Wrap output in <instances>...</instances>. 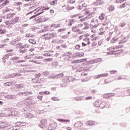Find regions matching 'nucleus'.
<instances>
[{"mask_svg":"<svg viewBox=\"0 0 130 130\" xmlns=\"http://www.w3.org/2000/svg\"><path fill=\"white\" fill-rule=\"evenodd\" d=\"M83 55H84L83 52H79L77 53V54L76 55V56H79V57H81V56H83Z\"/></svg>","mask_w":130,"mask_h":130,"instance_id":"c9c22d12","label":"nucleus"},{"mask_svg":"<svg viewBox=\"0 0 130 130\" xmlns=\"http://www.w3.org/2000/svg\"><path fill=\"white\" fill-rule=\"evenodd\" d=\"M106 105V104H105V102H101V103L100 104V106L99 107L101 109H103V108H104V107H105Z\"/></svg>","mask_w":130,"mask_h":130,"instance_id":"f3484780","label":"nucleus"},{"mask_svg":"<svg viewBox=\"0 0 130 130\" xmlns=\"http://www.w3.org/2000/svg\"><path fill=\"white\" fill-rule=\"evenodd\" d=\"M19 20V17H17L14 19H12L10 21V25L16 24V23H18V21Z\"/></svg>","mask_w":130,"mask_h":130,"instance_id":"7ed1b4c3","label":"nucleus"},{"mask_svg":"<svg viewBox=\"0 0 130 130\" xmlns=\"http://www.w3.org/2000/svg\"><path fill=\"white\" fill-rule=\"evenodd\" d=\"M99 3H100V0H96V2H94V6H99Z\"/></svg>","mask_w":130,"mask_h":130,"instance_id":"a19ab883","label":"nucleus"},{"mask_svg":"<svg viewBox=\"0 0 130 130\" xmlns=\"http://www.w3.org/2000/svg\"><path fill=\"white\" fill-rule=\"evenodd\" d=\"M39 126L41 128H44V127L47 126V120L46 119H43L41 120Z\"/></svg>","mask_w":130,"mask_h":130,"instance_id":"f03ea898","label":"nucleus"},{"mask_svg":"<svg viewBox=\"0 0 130 130\" xmlns=\"http://www.w3.org/2000/svg\"><path fill=\"white\" fill-rule=\"evenodd\" d=\"M43 13V12H41L39 13H38L36 15H35L31 17H30L29 20H32V19H34V18H36V17H37V16H39V15H41V14Z\"/></svg>","mask_w":130,"mask_h":130,"instance_id":"aec40b11","label":"nucleus"},{"mask_svg":"<svg viewBox=\"0 0 130 130\" xmlns=\"http://www.w3.org/2000/svg\"><path fill=\"white\" fill-rule=\"evenodd\" d=\"M61 47H62V48H67L68 47V46H67L66 44H61Z\"/></svg>","mask_w":130,"mask_h":130,"instance_id":"13d9d810","label":"nucleus"},{"mask_svg":"<svg viewBox=\"0 0 130 130\" xmlns=\"http://www.w3.org/2000/svg\"><path fill=\"white\" fill-rule=\"evenodd\" d=\"M78 65H75V66H72V70H76V69H78Z\"/></svg>","mask_w":130,"mask_h":130,"instance_id":"052dcab7","label":"nucleus"},{"mask_svg":"<svg viewBox=\"0 0 130 130\" xmlns=\"http://www.w3.org/2000/svg\"><path fill=\"white\" fill-rule=\"evenodd\" d=\"M5 110L6 111H10L11 113H12V111H13V109H12L11 107H8L5 108Z\"/></svg>","mask_w":130,"mask_h":130,"instance_id":"2f4dec72","label":"nucleus"},{"mask_svg":"<svg viewBox=\"0 0 130 130\" xmlns=\"http://www.w3.org/2000/svg\"><path fill=\"white\" fill-rule=\"evenodd\" d=\"M99 19L101 21H103L104 20V14H102L101 15L99 16Z\"/></svg>","mask_w":130,"mask_h":130,"instance_id":"58836bf2","label":"nucleus"},{"mask_svg":"<svg viewBox=\"0 0 130 130\" xmlns=\"http://www.w3.org/2000/svg\"><path fill=\"white\" fill-rule=\"evenodd\" d=\"M52 100H53V101H58V100H59L56 97H52Z\"/></svg>","mask_w":130,"mask_h":130,"instance_id":"3c124183","label":"nucleus"},{"mask_svg":"<svg viewBox=\"0 0 130 130\" xmlns=\"http://www.w3.org/2000/svg\"><path fill=\"white\" fill-rule=\"evenodd\" d=\"M108 10H109V12H112L114 10V6H111L110 7L108 8Z\"/></svg>","mask_w":130,"mask_h":130,"instance_id":"473e14b6","label":"nucleus"},{"mask_svg":"<svg viewBox=\"0 0 130 130\" xmlns=\"http://www.w3.org/2000/svg\"><path fill=\"white\" fill-rule=\"evenodd\" d=\"M27 100H33V96H29L27 98Z\"/></svg>","mask_w":130,"mask_h":130,"instance_id":"774afa93","label":"nucleus"},{"mask_svg":"<svg viewBox=\"0 0 130 130\" xmlns=\"http://www.w3.org/2000/svg\"><path fill=\"white\" fill-rule=\"evenodd\" d=\"M25 102L24 101L18 102L16 105L17 107H23V106H24Z\"/></svg>","mask_w":130,"mask_h":130,"instance_id":"9d476101","label":"nucleus"},{"mask_svg":"<svg viewBox=\"0 0 130 130\" xmlns=\"http://www.w3.org/2000/svg\"><path fill=\"white\" fill-rule=\"evenodd\" d=\"M29 42L31 44H36V41L34 39H29Z\"/></svg>","mask_w":130,"mask_h":130,"instance_id":"c756f323","label":"nucleus"},{"mask_svg":"<svg viewBox=\"0 0 130 130\" xmlns=\"http://www.w3.org/2000/svg\"><path fill=\"white\" fill-rule=\"evenodd\" d=\"M12 85H16V84H17V81L13 80L11 82Z\"/></svg>","mask_w":130,"mask_h":130,"instance_id":"0e129e2a","label":"nucleus"},{"mask_svg":"<svg viewBox=\"0 0 130 130\" xmlns=\"http://www.w3.org/2000/svg\"><path fill=\"white\" fill-rule=\"evenodd\" d=\"M41 76V74H40V73L36 74L35 75V76L36 78H40Z\"/></svg>","mask_w":130,"mask_h":130,"instance_id":"8fccbe9b","label":"nucleus"},{"mask_svg":"<svg viewBox=\"0 0 130 130\" xmlns=\"http://www.w3.org/2000/svg\"><path fill=\"white\" fill-rule=\"evenodd\" d=\"M49 36L48 37H45V39L46 40H49V39H51V38H53V37H55V35L53 33L52 34H49Z\"/></svg>","mask_w":130,"mask_h":130,"instance_id":"1a4fd4ad","label":"nucleus"},{"mask_svg":"<svg viewBox=\"0 0 130 130\" xmlns=\"http://www.w3.org/2000/svg\"><path fill=\"white\" fill-rule=\"evenodd\" d=\"M43 96L42 95H38L37 96L38 99H39V100H42V98H43Z\"/></svg>","mask_w":130,"mask_h":130,"instance_id":"bf43d9fd","label":"nucleus"},{"mask_svg":"<svg viewBox=\"0 0 130 130\" xmlns=\"http://www.w3.org/2000/svg\"><path fill=\"white\" fill-rule=\"evenodd\" d=\"M48 27H49L48 26H45V27H44V28H45V29H42V32H45V31H48L47 28H48Z\"/></svg>","mask_w":130,"mask_h":130,"instance_id":"09e8293b","label":"nucleus"},{"mask_svg":"<svg viewBox=\"0 0 130 130\" xmlns=\"http://www.w3.org/2000/svg\"><path fill=\"white\" fill-rule=\"evenodd\" d=\"M102 60V59L101 58H97L95 60H94V62H100Z\"/></svg>","mask_w":130,"mask_h":130,"instance_id":"a18cd8bd","label":"nucleus"},{"mask_svg":"<svg viewBox=\"0 0 130 130\" xmlns=\"http://www.w3.org/2000/svg\"><path fill=\"white\" fill-rule=\"evenodd\" d=\"M63 77V73H60L56 75V79H59Z\"/></svg>","mask_w":130,"mask_h":130,"instance_id":"b1692460","label":"nucleus"},{"mask_svg":"<svg viewBox=\"0 0 130 130\" xmlns=\"http://www.w3.org/2000/svg\"><path fill=\"white\" fill-rule=\"evenodd\" d=\"M103 98H106V99L109 98V95H108V93L105 94L103 95Z\"/></svg>","mask_w":130,"mask_h":130,"instance_id":"864d4df0","label":"nucleus"},{"mask_svg":"<svg viewBox=\"0 0 130 130\" xmlns=\"http://www.w3.org/2000/svg\"><path fill=\"white\" fill-rule=\"evenodd\" d=\"M42 74L45 77H47V76H48V75H49V72H48V71H45V72H43Z\"/></svg>","mask_w":130,"mask_h":130,"instance_id":"f704fd0d","label":"nucleus"},{"mask_svg":"<svg viewBox=\"0 0 130 130\" xmlns=\"http://www.w3.org/2000/svg\"><path fill=\"white\" fill-rule=\"evenodd\" d=\"M11 115H14V116H16V115H18V112L14 111V110L11 112Z\"/></svg>","mask_w":130,"mask_h":130,"instance_id":"7c9ffc66","label":"nucleus"},{"mask_svg":"<svg viewBox=\"0 0 130 130\" xmlns=\"http://www.w3.org/2000/svg\"><path fill=\"white\" fill-rule=\"evenodd\" d=\"M92 96H87L85 98V100H91Z\"/></svg>","mask_w":130,"mask_h":130,"instance_id":"338daca9","label":"nucleus"},{"mask_svg":"<svg viewBox=\"0 0 130 130\" xmlns=\"http://www.w3.org/2000/svg\"><path fill=\"white\" fill-rule=\"evenodd\" d=\"M86 124H88V125H94L95 122L93 121H89L86 122Z\"/></svg>","mask_w":130,"mask_h":130,"instance_id":"5701e85b","label":"nucleus"},{"mask_svg":"<svg viewBox=\"0 0 130 130\" xmlns=\"http://www.w3.org/2000/svg\"><path fill=\"white\" fill-rule=\"evenodd\" d=\"M120 26H121V28H122L123 27H124L125 26V23H121L120 24Z\"/></svg>","mask_w":130,"mask_h":130,"instance_id":"680f3d73","label":"nucleus"},{"mask_svg":"<svg viewBox=\"0 0 130 130\" xmlns=\"http://www.w3.org/2000/svg\"><path fill=\"white\" fill-rule=\"evenodd\" d=\"M16 87L18 88V89H22V88H23V85L18 84Z\"/></svg>","mask_w":130,"mask_h":130,"instance_id":"de8ad7c7","label":"nucleus"},{"mask_svg":"<svg viewBox=\"0 0 130 130\" xmlns=\"http://www.w3.org/2000/svg\"><path fill=\"white\" fill-rule=\"evenodd\" d=\"M75 127H80V126H83V123L81 121H78L75 123L74 124Z\"/></svg>","mask_w":130,"mask_h":130,"instance_id":"9b49d317","label":"nucleus"},{"mask_svg":"<svg viewBox=\"0 0 130 130\" xmlns=\"http://www.w3.org/2000/svg\"><path fill=\"white\" fill-rule=\"evenodd\" d=\"M20 95H23V96H29V95H32V92L31 91H25L23 92H21Z\"/></svg>","mask_w":130,"mask_h":130,"instance_id":"39448f33","label":"nucleus"},{"mask_svg":"<svg viewBox=\"0 0 130 130\" xmlns=\"http://www.w3.org/2000/svg\"><path fill=\"white\" fill-rule=\"evenodd\" d=\"M57 3V0H54L51 3V6H54L55 4Z\"/></svg>","mask_w":130,"mask_h":130,"instance_id":"ea45409f","label":"nucleus"},{"mask_svg":"<svg viewBox=\"0 0 130 130\" xmlns=\"http://www.w3.org/2000/svg\"><path fill=\"white\" fill-rule=\"evenodd\" d=\"M72 63H80V60H76L71 62Z\"/></svg>","mask_w":130,"mask_h":130,"instance_id":"49530a36","label":"nucleus"},{"mask_svg":"<svg viewBox=\"0 0 130 130\" xmlns=\"http://www.w3.org/2000/svg\"><path fill=\"white\" fill-rule=\"evenodd\" d=\"M30 45L28 44H25L23 45L22 44H20V48H22V49H24V48H28Z\"/></svg>","mask_w":130,"mask_h":130,"instance_id":"2eb2a0df","label":"nucleus"},{"mask_svg":"<svg viewBox=\"0 0 130 130\" xmlns=\"http://www.w3.org/2000/svg\"><path fill=\"white\" fill-rule=\"evenodd\" d=\"M5 78L6 79H11V78H15V73L10 74L9 75L6 76Z\"/></svg>","mask_w":130,"mask_h":130,"instance_id":"412c9836","label":"nucleus"},{"mask_svg":"<svg viewBox=\"0 0 130 130\" xmlns=\"http://www.w3.org/2000/svg\"><path fill=\"white\" fill-rule=\"evenodd\" d=\"M31 81L32 83H39V82H38V79H36L35 78H34L32 79Z\"/></svg>","mask_w":130,"mask_h":130,"instance_id":"79ce46f5","label":"nucleus"},{"mask_svg":"<svg viewBox=\"0 0 130 130\" xmlns=\"http://www.w3.org/2000/svg\"><path fill=\"white\" fill-rule=\"evenodd\" d=\"M30 35H31V34H26L25 35V37L29 38V37H32V36H30Z\"/></svg>","mask_w":130,"mask_h":130,"instance_id":"e2e57ef3","label":"nucleus"},{"mask_svg":"<svg viewBox=\"0 0 130 130\" xmlns=\"http://www.w3.org/2000/svg\"><path fill=\"white\" fill-rule=\"evenodd\" d=\"M121 47H123V46H114V47H111L109 48L108 49V50L110 51V54H120V52H122V50H115V49H118L119 48H121ZM115 50V51H114Z\"/></svg>","mask_w":130,"mask_h":130,"instance_id":"f257e3e1","label":"nucleus"},{"mask_svg":"<svg viewBox=\"0 0 130 130\" xmlns=\"http://www.w3.org/2000/svg\"><path fill=\"white\" fill-rule=\"evenodd\" d=\"M5 98H7V99H16L17 96L15 95L8 94L5 96Z\"/></svg>","mask_w":130,"mask_h":130,"instance_id":"423d86ee","label":"nucleus"},{"mask_svg":"<svg viewBox=\"0 0 130 130\" xmlns=\"http://www.w3.org/2000/svg\"><path fill=\"white\" fill-rule=\"evenodd\" d=\"M108 76V74L106 73L104 74H99L98 75H96L94 78L95 79H99V78H101V77H107Z\"/></svg>","mask_w":130,"mask_h":130,"instance_id":"6e6552de","label":"nucleus"},{"mask_svg":"<svg viewBox=\"0 0 130 130\" xmlns=\"http://www.w3.org/2000/svg\"><path fill=\"white\" fill-rule=\"evenodd\" d=\"M16 126H24V125H26V123L24 122H17L16 123Z\"/></svg>","mask_w":130,"mask_h":130,"instance_id":"0eeeda50","label":"nucleus"},{"mask_svg":"<svg viewBox=\"0 0 130 130\" xmlns=\"http://www.w3.org/2000/svg\"><path fill=\"white\" fill-rule=\"evenodd\" d=\"M127 38H124L123 40H121L119 42V44H122V43H124V42H126L127 41Z\"/></svg>","mask_w":130,"mask_h":130,"instance_id":"a878e982","label":"nucleus"},{"mask_svg":"<svg viewBox=\"0 0 130 130\" xmlns=\"http://www.w3.org/2000/svg\"><path fill=\"white\" fill-rule=\"evenodd\" d=\"M59 121H60V122H70L71 121L70 120H66V119H59Z\"/></svg>","mask_w":130,"mask_h":130,"instance_id":"393cba45","label":"nucleus"},{"mask_svg":"<svg viewBox=\"0 0 130 130\" xmlns=\"http://www.w3.org/2000/svg\"><path fill=\"white\" fill-rule=\"evenodd\" d=\"M72 31H73V32H79L80 29H77V26H75L72 27Z\"/></svg>","mask_w":130,"mask_h":130,"instance_id":"cd10ccee","label":"nucleus"},{"mask_svg":"<svg viewBox=\"0 0 130 130\" xmlns=\"http://www.w3.org/2000/svg\"><path fill=\"white\" fill-rule=\"evenodd\" d=\"M21 76V74L19 73H14V77H20Z\"/></svg>","mask_w":130,"mask_h":130,"instance_id":"69168bd1","label":"nucleus"},{"mask_svg":"<svg viewBox=\"0 0 130 130\" xmlns=\"http://www.w3.org/2000/svg\"><path fill=\"white\" fill-rule=\"evenodd\" d=\"M48 128L50 130L55 129L56 128V125L55 124H51L49 125Z\"/></svg>","mask_w":130,"mask_h":130,"instance_id":"f8f14e48","label":"nucleus"},{"mask_svg":"<svg viewBox=\"0 0 130 130\" xmlns=\"http://www.w3.org/2000/svg\"><path fill=\"white\" fill-rule=\"evenodd\" d=\"M101 101H96L95 102H94V106L96 107H99V106H100V104H101Z\"/></svg>","mask_w":130,"mask_h":130,"instance_id":"4468645a","label":"nucleus"},{"mask_svg":"<svg viewBox=\"0 0 130 130\" xmlns=\"http://www.w3.org/2000/svg\"><path fill=\"white\" fill-rule=\"evenodd\" d=\"M49 79H56V76L54 75H50L49 76Z\"/></svg>","mask_w":130,"mask_h":130,"instance_id":"c03bdc74","label":"nucleus"},{"mask_svg":"<svg viewBox=\"0 0 130 130\" xmlns=\"http://www.w3.org/2000/svg\"><path fill=\"white\" fill-rule=\"evenodd\" d=\"M80 47H81V46H80V45H77L75 46V48L76 49H77V50H79V49H80Z\"/></svg>","mask_w":130,"mask_h":130,"instance_id":"4d7b16f0","label":"nucleus"},{"mask_svg":"<svg viewBox=\"0 0 130 130\" xmlns=\"http://www.w3.org/2000/svg\"><path fill=\"white\" fill-rule=\"evenodd\" d=\"M55 43H56V44H60V43H63V40H57L55 41Z\"/></svg>","mask_w":130,"mask_h":130,"instance_id":"c85d7f7f","label":"nucleus"},{"mask_svg":"<svg viewBox=\"0 0 130 130\" xmlns=\"http://www.w3.org/2000/svg\"><path fill=\"white\" fill-rule=\"evenodd\" d=\"M41 11H47L48 10H49V7H46L45 6H44L42 8H41Z\"/></svg>","mask_w":130,"mask_h":130,"instance_id":"72a5a7b5","label":"nucleus"},{"mask_svg":"<svg viewBox=\"0 0 130 130\" xmlns=\"http://www.w3.org/2000/svg\"><path fill=\"white\" fill-rule=\"evenodd\" d=\"M31 61L32 62H34V63H37L38 64H40V62H39V61H38L32 60Z\"/></svg>","mask_w":130,"mask_h":130,"instance_id":"5fc2aeb1","label":"nucleus"},{"mask_svg":"<svg viewBox=\"0 0 130 130\" xmlns=\"http://www.w3.org/2000/svg\"><path fill=\"white\" fill-rule=\"evenodd\" d=\"M10 4V0H6L2 4H0L1 8L2 7H5V6H8Z\"/></svg>","mask_w":130,"mask_h":130,"instance_id":"20e7f679","label":"nucleus"},{"mask_svg":"<svg viewBox=\"0 0 130 130\" xmlns=\"http://www.w3.org/2000/svg\"><path fill=\"white\" fill-rule=\"evenodd\" d=\"M34 54H30V55H27L24 57L25 59H30L31 56H33Z\"/></svg>","mask_w":130,"mask_h":130,"instance_id":"4be33fe9","label":"nucleus"},{"mask_svg":"<svg viewBox=\"0 0 130 130\" xmlns=\"http://www.w3.org/2000/svg\"><path fill=\"white\" fill-rule=\"evenodd\" d=\"M18 68H19V65H13V68L12 70L14 71V72H19V70L17 69Z\"/></svg>","mask_w":130,"mask_h":130,"instance_id":"dca6fc26","label":"nucleus"},{"mask_svg":"<svg viewBox=\"0 0 130 130\" xmlns=\"http://www.w3.org/2000/svg\"><path fill=\"white\" fill-rule=\"evenodd\" d=\"M65 80H66V82H70L73 81V77L72 76H69L68 77H66Z\"/></svg>","mask_w":130,"mask_h":130,"instance_id":"a211bd4d","label":"nucleus"},{"mask_svg":"<svg viewBox=\"0 0 130 130\" xmlns=\"http://www.w3.org/2000/svg\"><path fill=\"white\" fill-rule=\"evenodd\" d=\"M11 59V60H17L18 59H20V57H14Z\"/></svg>","mask_w":130,"mask_h":130,"instance_id":"37998d69","label":"nucleus"},{"mask_svg":"<svg viewBox=\"0 0 130 130\" xmlns=\"http://www.w3.org/2000/svg\"><path fill=\"white\" fill-rule=\"evenodd\" d=\"M118 40V39L113 38L111 40V43H115Z\"/></svg>","mask_w":130,"mask_h":130,"instance_id":"bb28decb","label":"nucleus"},{"mask_svg":"<svg viewBox=\"0 0 130 130\" xmlns=\"http://www.w3.org/2000/svg\"><path fill=\"white\" fill-rule=\"evenodd\" d=\"M19 52L20 53H26L27 52V49H24V50L20 49Z\"/></svg>","mask_w":130,"mask_h":130,"instance_id":"e433bc0d","label":"nucleus"},{"mask_svg":"<svg viewBox=\"0 0 130 130\" xmlns=\"http://www.w3.org/2000/svg\"><path fill=\"white\" fill-rule=\"evenodd\" d=\"M24 106H29L30 105V102H28L27 100L24 101Z\"/></svg>","mask_w":130,"mask_h":130,"instance_id":"4c0bfd02","label":"nucleus"},{"mask_svg":"<svg viewBox=\"0 0 130 130\" xmlns=\"http://www.w3.org/2000/svg\"><path fill=\"white\" fill-rule=\"evenodd\" d=\"M63 31H66V28H60L58 30V32H62Z\"/></svg>","mask_w":130,"mask_h":130,"instance_id":"6e6d98bb","label":"nucleus"},{"mask_svg":"<svg viewBox=\"0 0 130 130\" xmlns=\"http://www.w3.org/2000/svg\"><path fill=\"white\" fill-rule=\"evenodd\" d=\"M73 21H74V19L70 20H69V26H72L73 25Z\"/></svg>","mask_w":130,"mask_h":130,"instance_id":"603ef678","label":"nucleus"},{"mask_svg":"<svg viewBox=\"0 0 130 130\" xmlns=\"http://www.w3.org/2000/svg\"><path fill=\"white\" fill-rule=\"evenodd\" d=\"M15 15H16L15 13L8 14L7 15V19H11V18H13V16H15Z\"/></svg>","mask_w":130,"mask_h":130,"instance_id":"6ab92c4d","label":"nucleus"},{"mask_svg":"<svg viewBox=\"0 0 130 130\" xmlns=\"http://www.w3.org/2000/svg\"><path fill=\"white\" fill-rule=\"evenodd\" d=\"M75 101H83L84 100L83 96H79L75 98Z\"/></svg>","mask_w":130,"mask_h":130,"instance_id":"ddd939ff","label":"nucleus"}]
</instances>
